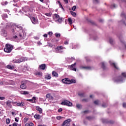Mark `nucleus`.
<instances>
[{"label":"nucleus","instance_id":"54","mask_svg":"<svg viewBox=\"0 0 126 126\" xmlns=\"http://www.w3.org/2000/svg\"><path fill=\"white\" fill-rule=\"evenodd\" d=\"M4 99H5V97H1L0 96V100H4Z\"/></svg>","mask_w":126,"mask_h":126},{"label":"nucleus","instance_id":"25","mask_svg":"<svg viewBox=\"0 0 126 126\" xmlns=\"http://www.w3.org/2000/svg\"><path fill=\"white\" fill-rule=\"evenodd\" d=\"M20 61V63H22V62H25V58L24 57H21L20 59H19Z\"/></svg>","mask_w":126,"mask_h":126},{"label":"nucleus","instance_id":"35","mask_svg":"<svg viewBox=\"0 0 126 126\" xmlns=\"http://www.w3.org/2000/svg\"><path fill=\"white\" fill-rule=\"evenodd\" d=\"M55 36L57 38H60V37H61V34L60 33H55Z\"/></svg>","mask_w":126,"mask_h":126},{"label":"nucleus","instance_id":"47","mask_svg":"<svg viewBox=\"0 0 126 126\" xmlns=\"http://www.w3.org/2000/svg\"><path fill=\"white\" fill-rule=\"evenodd\" d=\"M75 9H76V6H73L72 8V10H73V11H74V10H75Z\"/></svg>","mask_w":126,"mask_h":126},{"label":"nucleus","instance_id":"42","mask_svg":"<svg viewBox=\"0 0 126 126\" xmlns=\"http://www.w3.org/2000/svg\"><path fill=\"white\" fill-rule=\"evenodd\" d=\"M107 106H108V104H106V103H103L102 104V106L103 107V108H106V107H107Z\"/></svg>","mask_w":126,"mask_h":126},{"label":"nucleus","instance_id":"12","mask_svg":"<svg viewBox=\"0 0 126 126\" xmlns=\"http://www.w3.org/2000/svg\"><path fill=\"white\" fill-rule=\"evenodd\" d=\"M115 82H121L123 81V77L119 76L117 79H115Z\"/></svg>","mask_w":126,"mask_h":126},{"label":"nucleus","instance_id":"59","mask_svg":"<svg viewBox=\"0 0 126 126\" xmlns=\"http://www.w3.org/2000/svg\"><path fill=\"white\" fill-rule=\"evenodd\" d=\"M18 125V124H17V123H13V126H17Z\"/></svg>","mask_w":126,"mask_h":126},{"label":"nucleus","instance_id":"4","mask_svg":"<svg viewBox=\"0 0 126 126\" xmlns=\"http://www.w3.org/2000/svg\"><path fill=\"white\" fill-rule=\"evenodd\" d=\"M16 30H20L21 31V32H18L17 35L19 34V37H20V39H22L23 38V36H22V34H23V31H22V27L20 26H17L15 28Z\"/></svg>","mask_w":126,"mask_h":126},{"label":"nucleus","instance_id":"44","mask_svg":"<svg viewBox=\"0 0 126 126\" xmlns=\"http://www.w3.org/2000/svg\"><path fill=\"white\" fill-rule=\"evenodd\" d=\"M42 73L41 72L36 73V75H42Z\"/></svg>","mask_w":126,"mask_h":126},{"label":"nucleus","instance_id":"29","mask_svg":"<svg viewBox=\"0 0 126 126\" xmlns=\"http://www.w3.org/2000/svg\"><path fill=\"white\" fill-rule=\"evenodd\" d=\"M87 120H89V121H91L94 119V117H91V116H89L86 117Z\"/></svg>","mask_w":126,"mask_h":126},{"label":"nucleus","instance_id":"45","mask_svg":"<svg viewBox=\"0 0 126 126\" xmlns=\"http://www.w3.org/2000/svg\"><path fill=\"white\" fill-rule=\"evenodd\" d=\"M98 103H99L98 100H95L94 101V104H95V105H98Z\"/></svg>","mask_w":126,"mask_h":126},{"label":"nucleus","instance_id":"33","mask_svg":"<svg viewBox=\"0 0 126 126\" xmlns=\"http://www.w3.org/2000/svg\"><path fill=\"white\" fill-rule=\"evenodd\" d=\"M109 43L113 45L114 44V40L112 38H110L109 39Z\"/></svg>","mask_w":126,"mask_h":126},{"label":"nucleus","instance_id":"61","mask_svg":"<svg viewBox=\"0 0 126 126\" xmlns=\"http://www.w3.org/2000/svg\"><path fill=\"white\" fill-rule=\"evenodd\" d=\"M63 1L65 2V3H68V0H63Z\"/></svg>","mask_w":126,"mask_h":126},{"label":"nucleus","instance_id":"8","mask_svg":"<svg viewBox=\"0 0 126 126\" xmlns=\"http://www.w3.org/2000/svg\"><path fill=\"white\" fill-rule=\"evenodd\" d=\"M76 65V63H74V64L69 66L70 70H73L74 71H76V68H75V65Z\"/></svg>","mask_w":126,"mask_h":126},{"label":"nucleus","instance_id":"16","mask_svg":"<svg viewBox=\"0 0 126 126\" xmlns=\"http://www.w3.org/2000/svg\"><path fill=\"white\" fill-rule=\"evenodd\" d=\"M52 75L53 76H54L55 77H58L59 76V74L57 73V72L53 71L52 72Z\"/></svg>","mask_w":126,"mask_h":126},{"label":"nucleus","instance_id":"53","mask_svg":"<svg viewBox=\"0 0 126 126\" xmlns=\"http://www.w3.org/2000/svg\"><path fill=\"white\" fill-rule=\"evenodd\" d=\"M79 96L81 97H84V94H80Z\"/></svg>","mask_w":126,"mask_h":126},{"label":"nucleus","instance_id":"41","mask_svg":"<svg viewBox=\"0 0 126 126\" xmlns=\"http://www.w3.org/2000/svg\"><path fill=\"white\" fill-rule=\"evenodd\" d=\"M62 20H63V19L60 17L57 19V21H58V22H62Z\"/></svg>","mask_w":126,"mask_h":126},{"label":"nucleus","instance_id":"18","mask_svg":"<svg viewBox=\"0 0 126 126\" xmlns=\"http://www.w3.org/2000/svg\"><path fill=\"white\" fill-rule=\"evenodd\" d=\"M51 78H52V76H51V74H48L45 76V79H47V80L51 79Z\"/></svg>","mask_w":126,"mask_h":126},{"label":"nucleus","instance_id":"48","mask_svg":"<svg viewBox=\"0 0 126 126\" xmlns=\"http://www.w3.org/2000/svg\"><path fill=\"white\" fill-rule=\"evenodd\" d=\"M3 36H4V37H6V36H7V34L6 33V32L4 31V33H3Z\"/></svg>","mask_w":126,"mask_h":126},{"label":"nucleus","instance_id":"32","mask_svg":"<svg viewBox=\"0 0 126 126\" xmlns=\"http://www.w3.org/2000/svg\"><path fill=\"white\" fill-rule=\"evenodd\" d=\"M45 15L48 16L49 17L52 16V12L47 13L45 14Z\"/></svg>","mask_w":126,"mask_h":126},{"label":"nucleus","instance_id":"9","mask_svg":"<svg viewBox=\"0 0 126 126\" xmlns=\"http://www.w3.org/2000/svg\"><path fill=\"white\" fill-rule=\"evenodd\" d=\"M64 48L63 46H58L56 49V51H58L59 53H62L63 51V50Z\"/></svg>","mask_w":126,"mask_h":126},{"label":"nucleus","instance_id":"28","mask_svg":"<svg viewBox=\"0 0 126 126\" xmlns=\"http://www.w3.org/2000/svg\"><path fill=\"white\" fill-rule=\"evenodd\" d=\"M70 13H71V15H72V16H74V17H75L76 16V13H75V12L71 11Z\"/></svg>","mask_w":126,"mask_h":126},{"label":"nucleus","instance_id":"3","mask_svg":"<svg viewBox=\"0 0 126 126\" xmlns=\"http://www.w3.org/2000/svg\"><path fill=\"white\" fill-rule=\"evenodd\" d=\"M61 105H62L63 106H67V107H72V103L66 99H64L61 103Z\"/></svg>","mask_w":126,"mask_h":126},{"label":"nucleus","instance_id":"40","mask_svg":"<svg viewBox=\"0 0 126 126\" xmlns=\"http://www.w3.org/2000/svg\"><path fill=\"white\" fill-rule=\"evenodd\" d=\"M57 120H58V121H60V120L63 119V117H62L61 116H57L56 117Z\"/></svg>","mask_w":126,"mask_h":126},{"label":"nucleus","instance_id":"24","mask_svg":"<svg viewBox=\"0 0 126 126\" xmlns=\"http://www.w3.org/2000/svg\"><path fill=\"white\" fill-rule=\"evenodd\" d=\"M34 119H35L36 120H40V115L35 114V115L34 116Z\"/></svg>","mask_w":126,"mask_h":126},{"label":"nucleus","instance_id":"50","mask_svg":"<svg viewBox=\"0 0 126 126\" xmlns=\"http://www.w3.org/2000/svg\"><path fill=\"white\" fill-rule=\"evenodd\" d=\"M48 35H49L50 36H53V32H48Z\"/></svg>","mask_w":126,"mask_h":126},{"label":"nucleus","instance_id":"51","mask_svg":"<svg viewBox=\"0 0 126 126\" xmlns=\"http://www.w3.org/2000/svg\"><path fill=\"white\" fill-rule=\"evenodd\" d=\"M61 112H63V108H60L58 109V112L61 113Z\"/></svg>","mask_w":126,"mask_h":126},{"label":"nucleus","instance_id":"57","mask_svg":"<svg viewBox=\"0 0 126 126\" xmlns=\"http://www.w3.org/2000/svg\"><path fill=\"white\" fill-rule=\"evenodd\" d=\"M89 22H90V23H92V24H95V23H94L92 20H90Z\"/></svg>","mask_w":126,"mask_h":126},{"label":"nucleus","instance_id":"52","mask_svg":"<svg viewBox=\"0 0 126 126\" xmlns=\"http://www.w3.org/2000/svg\"><path fill=\"white\" fill-rule=\"evenodd\" d=\"M123 106L124 108H126V103L125 102L123 103Z\"/></svg>","mask_w":126,"mask_h":126},{"label":"nucleus","instance_id":"26","mask_svg":"<svg viewBox=\"0 0 126 126\" xmlns=\"http://www.w3.org/2000/svg\"><path fill=\"white\" fill-rule=\"evenodd\" d=\"M2 17L3 19H5V18H7V17H8L7 14H2Z\"/></svg>","mask_w":126,"mask_h":126},{"label":"nucleus","instance_id":"27","mask_svg":"<svg viewBox=\"0 0 126 126\" xmlns=\"http://www.w3.org/2000/svg\"><path fill=\"white\" fill-rule=\"evenodd\" d=\"M68 21L70 25H71L72 24V20L71 19V18H68Z\"/></svg>","mask_w":126,"mask_h":126},{"label":"nucleus","instance_id":"6","mask_svg":"<svg viewBox=\"0 0 126 126\" xmlns=\"http://www.w3.org/2000/svg\"><path fill=\"white\" fill-rule=\"evenodd\" d=\"M31 20L32 24H37V23H38V19H37L34 17H32L31 18Z\"/></svg>","mask_w":126,"mask_h":126},{"label":"nucleus","instance_id":"36","mask_svg":"<svg viewBox=\"0 0 126 126\" xmlns=\"http://www.w3.org/2000/svg\"><path fill=\"white\" fill-rule=\"evenodd\" d=\"M111 65H113V66L115 67V68H116V69H118V67H117V66L116 65V63H112L111 64Z\"/></svg>","mask_w":126,"mask_h":126},{"label":"nucleus","instance_id":"5","mask_svg":"<svg viewBox=\"0 0 126 126\" xmlns=\"http://www.w3.org/2000/svg\"><path fill=\"white\" fill-rule=\"evenodd\" d=\"M70 119H68L66 120L63 121L61 126H70Z\"/></svg>","mask_w":126,"mask_h":126},{"label":"nucleus","instance_id":"39","mask_svg":"<svg viewBox=\"0 0 126 126\" xmlns=\"http://www.w3.org/2000/svg\"><path fill=\"white\" fill-rule=\"evenodd\" d=\"M54 15L56 19H58L60 17V15H58V14H55Z\"/></svg>","mask_w":126,"mask_h":126},{"label":"nucleus","instance_id":"20","mask_svg":"<svg viewBox=\"0 0 126 126\" xmlns=\"http://www.w3.org/2000/svg\"><path fill=\"white\" fill-rule=\"evenodd\" d=\"M46 98H48V99H54L53 96H52L50 94H46Z\"/></svg>","mask_w":126,"mask_h":126},{"label":"nucleus","instance_id":"34","mask_svg":"<svg viewBox=\"0 0 126 126\" xmlns=\"http://www.w3.org/2000/svg\"><path fill=\"white\" fill-rule=\"evenodd\" d=\"M10 123V119H7L6 120V125L9 124Z\"/></svg>","mask_w":126,"mask_h":126},{"label":"nucleus","instance_id":"10","mask_svg":"<svg viewBox=\"0 0 126 126\" xmlns=\"http://www.w3.org/2000/svg\"><path fill=\"white\" fill-rule=\"evenodd\" d=\"M27 88V86H26V84L25 83L22 82L20 85V88H21V89H26Z\"/></svg>","mask_w":126,"mask_h":126},{"label":"nucleus","instance_id":"60","mask_svg":"<svg viewBox=\"0 0 126 126\" xmlns=\"http://www.w3.org/2000/svg\"><path fill=\"white\" fill-rule=\"evenodd\" d=\"M11 114L13 115V116H15L16 115V114L15 113V112H11Z\"/></svg>","mask_w":126,"mask_h":126},{"label":"nucleus","instance_id":"37","mask_svg":"<svg viewBox=\"0 0 126 126\" xmlns=\"http://www.w3.org/2000/svg\"><path fill=\"white\" fill-rule=\"evenodd\" d=\"M27 101H29V102H32V103H36V101L35 100H34V102H33V99H27Z\"/></svg>","mask_w":126,"mask_h":126},{"label":"nucleus","instance_id":"64","mask_svg":"<svg viewBox=\"0 0 126 126\" xmlns=\"http://www.w3.org/2000/svg\"><path fill=\"white\" fill-rule=\"evenodd\" d=\"M94 1L95 3H99V0H94Z\"/></svg>","mask_w":126,"mask_h":126},{"label":"nucleus","instance_id":"43","mask_svg":"<svg viewBox=\"0 0 126 126\" xmlns=\"http://www.w3.org/2000/svg\"><path fill=\"white\" fill-rule=\"evenodd\" d=\"M122 76H124V77L126 78V72H123L122 73Z\"/></svg>","mask_w":126,"mask_h":126},{"label":"nucleus","instance_id":"21","mask_svg":"<svg viewBox=\"0 0 126 126\" xmlns=\"http://www.w3.org/2000/svg\"><path fill=\"white\" fill-rule=\"evenodd\" d=\"M17 106H18L19 107H23V106H24V102L17 103Z\"/></svg>","mask_w":126,"mask_h":126},{"label":"nucleus","instance_id":"13","mask_svg":"<svg viewBox=\"0 0 126 126\" xmlns=\"http://www.w3.org/2000/svg\"><path fill=\"white\" fill-rule=\"evenodd\" d=\"M102 122L103 123H106V124H113L114 123V122L113 121H107V120H103L102 121Z\"/></svg>","mask_w":126,"mask_h":126},{"label":"nucleus","instance_id":"56","mask_svg":"<svg viewBox=\"0 0 126 126\" xmlns=\"http://www.w3.org/2000/svg\"><path fill=\"white\" fill-rule=\"evenodd\" d=\"M29 126H34V124L32 123L29 124Z\"/></svg>","mask_w":126,"mask_h":126},{"label":"nucleus","instance_id":"38","mask_svg":"<svg viewBox=\"0 0 126 126\" xmlns=\"http://www.w3.org/2000/svg\"><path fill=\"white\" fill-rule=\"evenodd\" d=\"M13 39H18V36H17V35L14 34L12 36Z\"/></svg>","mask_w":126,"mask_h":126},{"label":"nucleus","instance_id":"62","mask_svg":"<svg viewBox=\"0 0 126 126\" xmlns=\"http://www.w3.org/2000/svg\"><path fill=\"white\" fill-rule=\"evenodd\" d=\"M43 37H44L45 38H47L48 37V34H44Z\"/></svg>","mask_w":126,"mask_h":126},{"label":"nucleus","instance_id":"58","mask_svg":"<svg viewBox=\"0 0 126 126\" xmlns=\"http://www.w3.org/2000/svg\"><path fill=\"white\" fill-rule=\"evenodd\" d=\"M82 101H83V102H88V99H83L82 100Z\"/></svg>","mask_w":126,"mask_h":126},{"label":"nucleus","instance_id":"15","mask_svg":"<svg viewBox=\"0 0 126 126\" xmlns=\"http://www.w3.org/2000/svg\"><path fill=\"white\" fill-rule=\"evenodd\" d=\"M35 109L37 111H38L39 112V114H42V113H43L42 108H40L39 106H36Z\"/></svg>","mask_w":126,"mask_h":126},{"label":"nucleus","instance_id":"1","mask_svg":"<svg viewBox=\"0 0 126 126\" xmlns=\"http://www.w3.org/2000/svg\"><path fill=\"white\" fill-rule=\"evenodd\" d=\"M62 82L64 84H71L72 83H75L76 81L74 79H71L69 80V79L66 78L62 79Z\"/></svg>","mask_w":126,"mask_h":126},{"label":"nucleus","instance_id":"49","mask_svg":"<svg viewBox=\"0 0 126 126\" xmlns=\"http://www.w3.org/2000/svg\"><path fill=\"white\" fill-rule=\"evenodd\" d=\"M121 16H122V17H123V16H124L125 19H126V15L125 14V13H122V14H121Z\"/></svg>","mask_w":126,"mask_h":126},{"label":"nucleus","instance_id":"17","mask_svg":"<svg viewBox=\"0 0 126 126\" xmlns=\"http://www.w3.org/2000/svg\"><path fill=\"white\" fill-rule=\"evenodd\" d=\"M12 63H20V61L19 59H18V60L15 59L13 60Z\"/></svg>","mask_w":126,"mask_h":126},{"label":"nucleus","instance_id":"31","mask_svg":"<svg viewBox=\"0 0 126 126\" xmlns=\"http://www.w3.org/2000/svg\"><path fill=\"white\" fill-rule=\"evenodd\" d=\"M82 68H84V69L89 70V69H91V67H90V66H83V67H82Z\"/></svg>","mask_w":126,"mask_h":126},{"label":"nucleus","instance_id":"22","mask_svg":"<svg viewBox=\"0 0 126 126\" xmlns=\"http://www.w3.org/2000/svg\"><path fill=\"white\" fill-rule=\"evenodd\" d=\"M21 94H23V95H28V94H29V92L24 91L21 92Z\"/></svg>","mask_w":126,"mask_h":126},{"label":"nucleus","instance_id":"23","mask_svg":"<svg viewBox=\"0 0 126 126\" xmlns=\"http://www.w3.org/2000/svg\"><path fill=\"white\" fill-rule=\"evenodd\" d=\"M101 67L102 68H103V69L104 70H106V65H105V63H104L103 62L101 63Z\"/></svg>","mask_w":126,"mask_h":126},{"label":"nucleus","instance_id":"11","mask_svg":"<svg viewBox=\"0 0 126 126\" xmlns=\"http://www.w3.org/2000/svg\"><path fill=\"white\" fill-rule=\"evenodd\" d=\"M6 105L7 106V107H9V108H12V105H11V101L9 100H7L6 102Z\"/></svg>","mask_w":126,"mask_h":126},{"label":"nucleus","instance_id":"55","mask_svg":"<svg viewBox=\"0 0 126 126\" xmlns=\"http://www.w3.org/2000/svg\"><path fill=\"white\" fill-rule=\"evenodd\" d=\"M84 114H87V113H89V111L85 110L83 112Z\"/></svg>","mask_w":126,"mask_h":126},{"label":"nucleus","instance_id":"63","mask_svg":"<svg viewBox=\"0 0 126 126\" xmlns=\"http://www.w3.org/2000/svg\"><path fill=\"white\" fill-rule=\"evenodd\" d=\"M64 44H65V45H68V41H65L64 42Z\"/></svg>","mask_w":126,"mask_h":126},{"label":"nucleus","instance_id":"14","mask_svg":"<svg viewBox=\"0 0 126 126\" xmlns=\"http://www.w3.org/2000/svg\"><path fill=\"white\" fill-rule=\"evenodd\" d=\"M39 68L40 69H42V70H44L45 68H46V64H42L40 65Z\"/></svg>","mask_w":126,"mask_h":126},{"label":"nucleus","instance_id":"46","mask_svg":"<svg viewBox=\"0 0 126 126\" xmlns=\"http://www.w3.org/2000/svg\"><path fill=\"white\" fill-rule=\"evenodd\" d=\"M19 118L18 117L15 118V122H17V123H18V122H19Z\"/></svg>","mask_w":126,"mask_h":126},{"label":"nucleus","instance_id":"2","mask_svg":"<svg viewBox=\"0 0 126 126\" xmlns=\"http://www.w3.org/2000/svg\"><path fill=\"white\" fill-rule=\"evenodd\" d=\"M13 49V46L11 44H6L5 47L4 48V51L5 53H11V51Z\"/></svg>","mask_w":126,"mask_h":126},{"label":"nucleus","instance_id":"30","mask_svg":"<svg viewBox=\"0 0 126 126\" xmlns=\"http://www.w3.org/2000/svg\"><path fill=\"white\" fill-rule=\"evenodd\" d=\"M57 2L58 3H59L60 7H61V8H62V9H64L63 7V5H62V3H61V1L59 0L57 1Z\"/></svg>","mask_w":126,"mask_h":126},{"label":"nucleus","instance_id":"7","mask_svg":"<svg viewBox=\"0 0 126 126\" xmlns=\"http://www.w3.org/2000/svg\"><path fill=\"white\" fill-rule=\"evenodd\" d=\"M30 9L29 8V7L28 6H26L23 8H22V12H28V11H30Z\"/></svg>","mask_w":126,"mask_h":126},{"label":"nucleus","instance_id":"19","mask_svg":"<svg viewBox=\"0 0 126 126\" xmlns=\"http://www.w3.org/2000/svg\"><path fill=\"white\" fill-rule=\"evenodd\" d=\"M7 68H8V69H14L15 67L11 65H7Z\"/></svg>","mask_w":126,"mask_h":126}]
</instances>
